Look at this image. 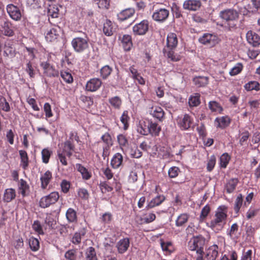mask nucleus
<instances>
[{
	"label": "nucleus",
	"mask_w": 260,
	"mask_h": 260,
	"mask_svg": "<svg viewBox=\"0 0 260 260\" xmlns=\"http://www.w3.org/2000/svg\"><path fill=\"white\" fill-rule=\"evenodd\" d=\"M228 207L225 205L219 206L215 212L213 219L207 222V226L215 233H219L224 228L228 218Z\"/></svg>",
	"instance_id": "f257e3e1"
},
{
	"label": "nucleus",
	"mask_w": 260,
	"mask_h": 260,
	"mask_svg": "<svg viewBox=\"0 0 260 260\" xmlns=\"http://www.w3.org/2000/svg\"><path fill=\"white\" fill-rule=\"evenodd\" d=\"M75 146L73 142L71 140H67L61 144L57 151L58 159L62 165L66 166L68 163L67 157L70 158L75 151Z\"/></svg>",
	"instance_id": "f03ea898"
},
{
	"label": "nucleus",
	"mask_w": 260,
	"mask_h": 260,
	"mask_svg": "<svg viewBox=\"0 0 260 260\" xmlns=\"http://www.w3.org/2000/svg\"><path fill=\"white\" fill-rule=\"evenodd\" d=\"M84 37H76L71 41V45L74 51L78 53H82L86 51L89 47V38L85 33Z\"/></svg>",
	"instance_id": "7ed1b4c3"
},
{
	"label": "nucleus",
	"mask_w": 260,
	"mask_h": 260,
	"mask_svg": "<svg viewBox=\"0 0 260 260\" xmlns=\"http://www.w3.org/2000/svg\"><path fill=\"white\" fill-rule=\"evenodd\" d=\"M206 239L201 235L193 236L188 243V248L190 251H196L197 254L204 253Z\"/></svg>",
	"instance_id": "20e7f679"
},
{
	"label": "nucleus",
	"mask_w": 260,
	"mask_h": 260,
	"mask_svg": "<svg viewBox=\"0 0 260 260\" xmlns=\"http://www.w3.org/2000/svg\"><path fill=\"white\" fill-rule=\"evenodd\" d=\"M177 44L178 39L177 35L173 32L169 33L167 38V49H169L171 50V51H169L166 53L168 58H170L173 61H177L179 60L178 56L175 55L174 52L172 51V50L177 47Z\"/></svg>",
	"instance_id": "39448f33"
},
{
	"label": "nucleus",
	"mask_w": 260,
	"mask_h": 260,
	"mask_svg": "<svg viewBox=\"0 0 260 260\" xmlns=\"http://www.w3.org/2000/svg\"><path fill=\"white\" fill-rule=\"evenodd\" d=\"M59 198L57 191H53L47 196L42 197L39 201V205L41 208H46L55 204Z\"/></svg>",
	"instance_id": "423d86ee"
},
{
	"label": "nucleus",
	"mask_w": 260,
	"mask_h": 260,
	"mask_svg": "<svg viewBox=\"0 0 260 260\" xmlns=\"http://www.w3.org/2000/svg\"><path fill=\"white\" fill-rule=\"evenodd\" d=\"M154 11L152 15V19L158 22H164L168 18L170 12L165 8H158L156 5L153 7Z\"/></svg>",
	"instance_id": "0eeeda50"
},
{
	"label": "nucleus",
	"mask_w": 260,
	"mask_h": 260,
	"mask_svg": "<svg viewBox=\"0 0 260 260\" xmlns=\"http://www.w3.org/2000/svg\"><path fill=\"white\" fill-rule=\"evenodd\" d=\"M220 17L226 21V22H232V26H230V27H234L235 25L234 24L235 21H236L239 16L238 12L233 9H227L221 11L219 13Z\"/></svg>",
	"instance_id": "6e6552de"
},
{
	"label": "nucleus",
	"mask_w": 260,
	"mask_h": 260,
	"mask_svg": "<svg viewBox=\"0 0 260 260\" xmlns=\"http://www.w3.org/2000/svg\"><path fill=\"white\" fill-rule=\"evenodd\" d=\"M178 127L182 131L188 130L193 124V119L188 114L178 117L176 119Z\"/></svg>",
	"instance_id": "1a4fd4ad"
},
{
	"label": "nucleus",
	"mask_w": 260,
	"mask_h": 260,
	"mask_svg": "<svg viewBox=\"0 0 260 260\" xmlns=\"http://www.w3.org/2000/svg\"><path fill=\"white\" fill-rule=\"evenodd\" d=\"M199 42L204 45L212 47L218 42V38L215 35L210 34H205L199 39Z\"/></svg>",
	"instance_id": "9d476101"
},
{
	"label": "nucleus",
	"mask_w": 260,
	"mask_h": 260,
	"mask_svg": "<svg viewBox=\"0 0 260 260\" xmlns=\"http://www.w3.org/2000/svg\"><path fill=\"white\" fill-rule=\"evenodd\" d=\"M148 21L143 20L133 26V32L135 35H144L148 31Z\"/></svg>",
	"instance_id": "9b49d317"
},
{
	"label": "nucleus",
	"mask_w": 260,
	"mask_h": 260,
	"mask_svg": "<svg viewBox=\"0 0 260 260\" xmlns=\"http://www.w3.org/2000/svg\"><path fill=\"white\" fill-rule=\"evenodd\" d=\"M6 10L10 17L15 21H19L21 18V12L20 9L13 5L9 4L7 6Z\"/></svg>",
	"instance_id": "f8f14e48"
},
{
	"label": "nucleus",
	"mask_w": 260,
	"mask_h": 260,
	"mask_svg": "<svg viewBox=\"0 0 260 260\" xmlns=\"http://www.w3.org/2000/svg\"><path fill=\"white\" fill-rule=\"evenodd\" d=\"M60 28L58 26H54L47 30L45 35V39L47 41L53 42L55 41L59 36Z\"/></svg>",
	"instance_id": "ddd939ff"
},
{
	"label": "nucleus",
	"mask_w": 260,
	"mask_h": 260,
	"mask_svg": "<svg viewBox=\"0 0 260 260\" xmlns=\"http://www.w3.org/2000/svg\"><path fill=\"white\" fill-rule=\"evenodd\" d=\"M201 7V2L199 0H185L183 4L184 10L190 11H196Z\"/></svg>",
	"instance_id": "4468645a"
},
{
	"label": "nucleus",
	"mask_w": 260,
	"mask_h": 260,
	"mask_svg": "<svg viewBox=\"0 0 260 260\" xmlns=\"http://www.w3.org/2000/svg\"><path fill=\"white\" fill-rule=\"evenodd\" d=\"M1 32L3 35L7 37H12L14 35V32L13 29L12 24L7 20L4 19L3 23L1 25Z\"/></svg>",
	"instance_id": "2eb2a0df"
},
{
	"label": "nucleus",
	"mask_w": 260,
	"mask_h": 260,
	"mask_svg": "<svg viewBox=\"0 0 260 260\" xmlns=\"http://www.w3.org/2000/svg\"><path fill=\"white\" fill-rule=\"evenodd\" d=\"M231 122V118L228 116H224L216 118L214 124L217 128L224 129L229 126Z\"/></svg>",
	"instance_id": "dca6fc26"
},
{
	"label": "nucleus",
	"mask_w": 260,
	"mask_h": 260,
	"mask_svg": "<svg viewBox=\"0 0 260 260\" xmlns=\"http://www.w3.org/2000/svg\"><path fill=\"white\" fill-rule=\"evenodd\" d=\"M219 247L217 245L210 246L206 251V260H216L218 255Z\"/></svg>",
	"instance_id": "f3484780"
},
{
	"label": "nucleus",
	"mask_w": 260,
	"mask_h": 260,
	"mask_svg": "<svg viewBox=\"0 0 260 260\" xmlns=\"http://www.w3.org/2000/svg\"><path fill=\"white\" fill-rule=\"evenodd\" d=\"M239 180L238 178H231L228 180L224 185V189L227 193H233L236 188Z\"/></svg>",
	"instance_id": "a211bd4d"
},
{
	"label": "nucleus",
	"mask_w": 260,
	"mask_h": 260,
	"mask_svg": "<svg viewBox=\"0 0 260 260\" xmlns=\"http://www.w3.org/2000/svg\"><path fill=\"white\" fill-rule=\"evenodd\" d=\"M87 233V229L85 228L80 229L75 232L71 239V242L75 245H78L81 243V239L84 237Z\"/></svg>",
	"instance_id": "6ab92c4d"
},
{
	"label": "nucleus",
	"mask_w": 260,
	"mask_h": 260,
	"mask_svg": "<svg viewBox=\"0 0 260 260\" xmlns=\"http://www.w3.org/2000/svg\"><path fill=\"white\" fill-rule=\"evenodd\" d=\"M247 42L253 46H257L260 44V37L255 32L249 30L246 34Z\"/></svg>",
	"instance_id": "aec40b11"
},
{
	"label": "nucleus",
	"mask_w": 260,
	"mask_h": 260,
	"mask_svg": "<svg viewBox=\"0 0 260 260\" xmlns=\"http://www.w3.org/2000/svg\"><path fill=\"white\" fill-rule=\"evenodd\" d=\"M102 82L99 78H93L90 79L86 83V89L88 91H95L101 86Z\"/></svg>",
	"instance_id": "412c9836"
},
{
	"label": "nucleus",
	"mask_w": 260,
	"mask_h": 260,
	"mask_svg": "<svg viewBox=\"0 0 260 260\" xmlns=\"http://www.w3.org/2000/svg\"><path fill=\"white\" fill-rule=\"evenodd\" d=\"M129 239L124 238L120 239L116 244V247L119 253H123L126 252L129 246Z\"/></svg>",
	"instance_id": "4be33fe9"
},
{
	"label": "nucleus",
	"mask_w": 260,
	"mask_h": 260,
	"mask_svg": "<svg viewBox=\"0 0 260 260\" xmlns=\"http://www.w3.org/2000/svg\"><path fill=\"white\" fill-rule=\"evenodd\" d=\"M52 179V174L51 171L47 170L41 176L40 181L41 188L45 189L50 182Z\"/></svg>",
	"instance_id": "5701e85b"
},
{
	"label": "nucleus",
	"mask_w": 260,
	"mask_h": 260,
	"mask_svg": "<svg viewBox=\"0 0 260 260\" xmlns=\"http://www.w3.org/2000/svg\"><path fill=\"white\" fill-rule=\"evenodd\" d=\"M115 30V24L110 20H106L104 23L103 31L107 36H111Z\"/></svg>",
	"instance_id": "b1692460"
},
{
	"label": "nucleus",
	"mask_w": 260,
	"mask_h": 260,
	"mask_svg": "<svg viewBox=\"0 0 260 260\" xmlns=\"http://www.w3.org/2000/svg\"><path fill=\"white\" fill-rule=\"evenodd\" d=\"M121 43L125 51H129L133 46L131 36L129 35H123L121 39Z\"/></svg>",
	"instance_id": "393cba45"
},
{
	"label": "nucleus",
	"mask_w": 260,
	"mask_h": 260,
	"mask_svg": "<svg viewBox=\"0 0 260 260\" xmlns=\"http://www.w3.org/2000/svg\"><path fill=\"white\" fill-rule=\"evenodd\" d=\"M66 217L69 223H77L78 221L77 213L72 208H69L66 211Z\"/></svg>",
	"instance_id": "a878e982"
},
{
	"label": "nucleus",
	"mask_w": 260,
	"mask_h": 260,
	"mask_svg": "<svg viewBox=\"0 0 260 260\" xmlns=\"http://www.w3.org/2000/svg\"><path fill=\"white\" fill-rule=\"evenodd\" d=\"M123 156L120 153H115L111 160V166L113 169L119 168L122 164Z\"/></svg>",
	"instance_id": "bb28decb"
},
{
	"label": "nucleus",
	"mask_w": 260,
	"mask_h": 260,
	"mask_svg": "<svg viewBox=\"0 0 260 260\" xmlns=\"http://www.w3.org/2000/svg\"><path fill=\"white\" fill-rule=\"evenodd\" d=\"M76 168L77 171L81 173L83 180H88L91 178L92 176L91 173L81 164H77Z\"/></svg>",
	"instance_id": "cd10ccee"
},
{
	"label": "nucleus",
	"mask_w": 260,
	"mask_h": 260,
	"mask_svg": "<svg viewBox=\"0 0 260 260\" xmlns=\"http://www.w3.org/2000/svg\"><path fill=\"white\" fill-rule=\"evenodd\" d=\"M165 197L162 194H158L156 197L152 199L147 205L148 208H153L156 206H159L165 201Z\"/></svg>",
	"instance_id": "c85d7f7f"
},
{
	"label": "nucleus",
	"mask_w": 260,
	"mask_h": 260,
	"mask_svg": "<svg viewBox=\"0 0 260 260\" xmlns=\"http://www.w3.org/2000/svg\"><path fill=\"white\" fill-rule=\"evenodd\" d=\"M135 12L134 9L128 8L120 12L118 15L117 17L119 20L124 21L132 16H133Z\"/></svg>",
	"instance_id": "c756f323"
},
{
	"label": "nucleus",
	"mask_w": 260,
	"mask_h": 260,
	"mask_svg": "<svg viewBox=\"0 0 260 260\" xmlns=\"http://www.w3.org/2000/svg\"><path fill=\"white\" fill-rule=\"evenodd\" d=\"M150 112L154 117L157 118L159 121L162 120L164 117L165 112L161 107L153 106L151 108Z\"/></svg>",
	"instance_id": "7c9ffc66"
},
{
	"label": "nucleus",
	"mask_w": 260,
	"mask_h": 260,
	"mask_svg": "<svg viewBox=\"0 0 260 260\" xmlns=\"http://www.w3.org/2000/svg\"><path fill=\"white\" fill-rule=\"evenodd\" d=\"M190 215L186 213L180 214L175 221V225L177 227H181L186 223L189 218Z\"/></svg>",
	"instance_id": "2f4dec72"
},
{
	"label": "nucleus",
	"mask_w": 260,
	"mask_h": 260,
	"mask_svg": "<svg viewBox=\"0 0 260 260\" xmlns=\"http://www.w3.org/2000/svg\"><path fill=\"white\" fill-rule=\"evenodd\" d=\"M160 245L162 250L166 255L171 254L175 251L174 247L171 242H165L161 240Z\"/></svg>",
	"instance_id": "473e14b6"
},
{
	"label": "nucleus",
	"mask_w": 260,
	"mask_h": 260,
	"mask_svg": "<svg viewBox=\"0 0 260 260\" xmlns=\"http://www.w3.org/2000/svg\"><path fill=\"white\" fill-rule=\"evenodd\" d=\"M16 197V192L13 188H7L5 190L3 200L5 202L9 203L12 201Z\"/></svg>",
	"instance_id": "72a5a7b5"
},
{
	"label": "nucleus",
	"mask_w": 260,
	"mask_h": 260,
	"mask_svg": "<svg viewBox=\"0 0 260 260\" xmlns=\"http://www.w3.org/2000/svg\"><path fill=\"white\" fill-rule=\"evenodd\" d=\"M19 153L21 159L20 166L24 170H26L28 168L29 165L27 153L23 150H20L19 151Z\"/></svg>",
	"instance_id": "f704fd0d"
},
{
	"label": "nucleus",
	"mask_w": 260,
	"mask_h": 260,
	"mask_svg": "<svg viewBox=\"0 0 260 260\" xmlns=\"http://www.w3.org/2000/svg\"><path fill=\"white\" fill-rule=\"evenodd\" d=\"M149 124V134H150L152 136H158L160 131L161 128L155 122H152V121H148Z\"/></svg>",
	"instance_id": "c9c22d12"
},
{
	"label": "nucleus",
	"mask_w": 260,
	"mask_h": 260,
	"mask_svg": "<svg viewBox=\"0 0 260 260\" xmlns=\"http://www.w3.org/2000/svg\"><path fill=\"white\" fill-rule=\"evenodd\" d=\"M193 83L198 87L205 86L208 84V78L204 76L196 77L193 79Z\"/></svg>",
	"instance_id": "e433bc0d"
},
{
	"label": "nucleus",
	"mask_w": 260,
	"mask_h": 260,
	"mask_svg": "<svg viewBox=\"0 0 260 260\" xmlns=\"http://www.w3.org/2000/svg\"><path fill=\"white\" fill-rule=\"evenodd\" d=\"M86 260H98L95 248L93 247L87 248L85 251Z\"/></svg>",
	"instance_id": "4c0bfd02"
},
{
	"label": "nucleus",
	"mask_w": 260,
	"mask_h": 260,
	"mask_svg": "<svg viewBox=\"0 0 260 260\" xmlns=\"http://www.w3.org/2000/svg\"><path fill=\"white\" fill-rule=\"evenodd\" d=\"M137 131L138 133L143 135H147L149 134L148 121L147 122L145 121L140 122L138 126Z\"/></svg>",
	"instance_id": "58836bf2"
},
{
	"label": "nucleus",
	"mask_w": 260,
	"mask_h": 260,
	"mask_svg": "<svg viewBox=\"0 0 260 260\" xmlns=\"http://www.w3.org/2000/svg\"><path fill=\"white\" fill-rule=\"evenodd\" d=\"M210 109L214 112L221 113L223 111V108L220 104L215 101H211L209 103Z\"/></svg>",
	"instance_id": "ea45409f"
},
{
	"label": "nucleus",
	"mask_w": 260,
	"mask_h": 260,
	"mask_svg": "<svg viewBox=\"0 0 260 260\" xmlns=\"http://www.w3.org/2000/svg\"><path fill=\"white\" fill-rule=\"evenodd\" d=\"M99 187L103 193L111 192L113 190V187L111 186L107 181L101 182L99 184Z\"/></svg>",
	"instance_id": "a19ab883"
},
{
	"label": "nucleus",
	"mask_w": 260,
	"mask_h": 260,
	"mask_svg": "<svg viewBox=\"0 0 260 260\" xmlns=\"http://www.w3.org/2000/svg\"><path fill=\"white\" fill-rule=\"evenodd\" d=\"M29 245L33 251H37L40 248V242L38 239L31 237L29 240Z\"/></svg>",
	"instance_id": "79ce46f5"
},
{
	"label": "nucleus",
	"mask_w": 260,
	"mask_h": 260,
	"mask_svg": "<svg viewBox=\"0 0 260 260\" xmlns=\"http://www.w3.org/2000/svg\"><path fill=\"white\" fill-rule=\"evenodd\" d=\"M231 156L228 153L222 154L220 157V166L222 168H226L229 163Z\"/></svg>",
	"instance_id": "37998d69"
},
{
	"label": "nucleus",
	"mask_w": 260,
	"mask_h": 260,
	"mask_svg": "<svg viewBox=\"0 0 260 260\" xmlns=\"http://www.w3.org/2000/svg\"><path fill=\"white\" fill-rule=\"evenodd\" d=\"M51 154L52 151L48 148L43 149L41 152L42 161L45 164H48Z\"/></svg>",
	"instance_id": "c03bdc74"
},
{
	"label": "nucleus",
	"mask_w": 260,
	"mask_h": 260,
	"mask_svg": "<svg viewBox=\"0 0 260 260\" xmlns=\"http://www.w3.org/2000/svg\"><path fill=\"white\" fill-rule=\"evenodd\" d=\"M244 87L248 91L252 90L257 91L260 89V84L257 81H250L245 85Z\"/></svg>",
	"instance_id": "a18cd8bd"
},
{
	"label": "nucleus",
	"mask_w": 260,
	"mask_h": 260,
	"mask_svg": "<svg viewBox=\"0 0 260 260\" xmlns=\"http://www.w3.org/2000/svg\"><path fill=\"white\" fill-rule=\"evenodd\" d=\"M29 188V186L27 184L26 182L21 179L20 181V184L19 185V192L21 194L23 197L26 196V191Z\"/></svg>",
	"instance_id": "49530a36"
},
{
	"label": "nucleus",
	"mask_w": 260,
	"mask_h": 260,
	"mask_svg": "<svg viewBox=\"0 0 260 260\" xmlns=\"http://www.w3.org/2000/svg\"><path fill=\"white\" fill-rule=\"evenodd\" d=\"M129 117L128 115V112L124 111L120 117V121L123 125V128L126 130L129 126L128 121Z\"/></svg>",
	"instance_id": "de8ad7c7"
},
{
	"label": "nucleus",
	"mask_w": 260,
	"mask_h": 260,
	"mask_svg": "<svg viewBox=\"0 0 260 260\" xmlns=\"http://www.w3.org/2000/svg\"><path fill=\"white\" fill-rule=\"evenodd\" d=\"M60 75L64 82L67 83H71L73 82V77L70 72L62 71L61 72Z\"/></svg>",
	"instance_id": "09e8293b"
},
{
	"label": "nucleus",
	"mask_w": 260,
	"mask_h": 260,
	"mask_svg": "<svg viewBox=\"0 0 260 260\" xmlns=\"http://www.w3.org/2000/svg\"><path fill=\"white\" fill-rule=\"evenodd\" d=\"M243 68V66L241 63H237L232 68L229 74L232 76L237 75L242 71Z\"/></svg>",
	"instance_id": "8fccbe9b"
},
{
	"label": "nucleus",
	"mask_w": 260,
	"mask_h": 260,
	"mask_svg": "<svg viewBox=\"0 0 260 260\" xmlns=\"http://www.w3.org/2000/svg\"><path fill=\"white\" fill-rule=\"evenodd\" d=\"M243 196L242 194H239L235 202L234 210L236 213H238L243 204Z\"/></svg>",
	"instance_id": "3c124183"
},
{
	"label": "nucleus",
	"mask_w": 260,
	"mask_h": 260,
	"mask_svg": "<svg viewBox=\"0 0 260 260\" xmlns=\"http://www.w3.org/2000/svg\"><path fill=\"white\" fill-rule=\"evenodd\" d=\"M180 172V169L175 166L171 167L168 170L169 177L170 178H175L177 177Z\"/></svg>",
	"instance_id": "603ef678"
},
{
	"label": "nucleus",
	"mask_w": 260,
	"mask_h": 260,
	"mask_svg": "<svg viewBox=\"0 0 260 260\" xmlns=\"http://www.w3.org/2000/svg\"><path fill=\"white\" fill-rule=\"evenodd\" d=\"M64 257L68 260H76L77 250L76 249L68 250L64 254Z\"/></svg>",
	"instance_id": "864d4df0"
},
{
	"label": "nucleus",
	"mask_w": 260,
	"mask_h": 260,
	"mask_svg": "<svg viewBox=\"0 0 260 260\" xmlns=\"http://www.w3.org/2000/svg\"><path fill=\"white\" fill-rule=\"evenodd\" d=\"M172 13L176 18H180L182 16V13L180 8L175 3L172 4L171 7Z\"/></svg>",
	"instance_id": "5fc2aeb1"
},
{
	"label": "nucleus",
	"mask_w": 260,
	"mask_h": 260,
	"mask_svg": "<svg viewBox=\"0 0 260 260\" xmlns=\"http://www.w3.org/2000/svg\"><path fill=\"white\" fill-rule=\"evenodd\" d=\"M112 69L109 66H105L101 69V75L103 79H106L111 74Z\"/></svg>",
	"instance_id": "6e6d98bb"
},
{
	"label": "nucleus",
	"mask_w": 260,
	"mask_h": 260,
	"mask_svg": "<svg viewBox=\"0 0 260 260\" xmlns=\"http://www.w3.org/2000/svg\"><path fill=\"white\" fill-rule=\"evenodd\" d=\"M156 218L155 214L150 213L148 214H146V216L144 218H141V221L143 223H149L153 221Z\"/></svg>",
	"instance_id": "4d7b16f0"
},
{
	"label": "nucleus",
	"mask_w": 260,
	"mask_h": 260,
	"mask_svg": "<svg viewBox=\"0 0 260 260\" xmlns=\"http://www.w3.org/2000/svg\"><path fill=\"white\" fill-rule=\"evenodd\" d=\"M216 164V157L214 155H211L208 160L207 170L208 172L212 171Z\"/></svg>",
	"instance_id": "13d9d810"
},
{
	"label": "nucleus",
	"mask_w": 260,
	"mask_h": 260,
	"mask_svg": "<svg viewBox=\"0 0 260 260\" xmlns=\"http://www.w3.org/2000/svg\"><path fill=\"white\" fill-rule=\"evenodd\" d=\"M60 187L61 191L64 193H67L69 192L70 190L71 187V183L69 181L64 179L62 180L60 183Z\"/></svg>",
	"instance_id": "bf43d9fd"
},
{
	"label": "nucleus",
	"mask_w": 260,
	"mask_h": 260,
	"mask_svg": "<svg viewBox=\"0 0 260 260\" xmlns=\"http://www.w3.org/2000/svg\"><path fill=\"white\" fill-rule=\"evenodd\" d=\"M4 54L7 56L13 57L15 55V50L12 46L5 45L4 47Z\"/></svg>",
	"instance_id": "052dcab7"
},
{
	"label": "nucleus",
	"mask_w": 260,
	"mask_h": 260,
	"mask_svg": "<svg viewBox=\"0 0 260 260\" xmlns=\"http://www.w3.org/2000/svg\"><path fill=\"white\" fill-rule=\"evenodd\" d=\"M32 228L33 230L39 235L44 234L42 226L39 221L35 220L32 225Z\"/></svg>",
	"instance_id": "680f3d73"
},
{
	"label": "nucleus",
	"mask_w": 260,
	"mask_h": 260,
	"mask_svg": "<svg viewBox=\"0 0 260 260\" xmlns=\"http://www.w3.org/2000/svg\"><path fill=\"white\" fill-rule=\"evenodd\" d=\"M101 139L106 144V146L110 147L113 144L111 137L108 133L103 135L101 137Z\"/></svg>",
	"instance_id": "e2e57ef3"
},
{
	"label": "nucleus",
	"mask_w": 260,
	"mask_h": 260,
	"mask_svg": "<svg viewBox=\"0 0 260 260\" xmlns=\"http://www.w3.org/2000/svg\"><path fill=\"white\" fill-rule=\"evenodd\" d=\"M210 207L208 205H206L203 207L200 216L201 220H204L207 217L210 212Z\"/></svg>",
	"instance_id": "0e129e2a"
},
{
	"label": "nucleus",
	"mask_w": 260,
	"mask_h": 260,
	"mask_svg": "<svg viewBox=\"0 0 260 260\" xmlns=\"http://www.w3.org/2000/svg\"><path fill=\"white\" fill-rule=\"evenodd\" d=\"M112 219V214L110 212H106L104 213L101 217L102 222L104 224L110 223Z\"/></svg>",
	"instance_id": "69168bd1"
},
{
	"label": "nucleus",
	"mask_w": 260,
	"mask_h": 260,
	"mask_svg": "<svg viewBox=\"0 0 260 260\" xmlns=\"http://www.w3.org/2000/svg\"><path fill=\"white\" fill-rule=\"evenodd\" d=\"M44 74L48 77H56L58 75V71L56 70L52 66L49 67Z\"/></svg>",
	"instance_id": "338daca9"
},
{
	"label": "nucleus",
	"mask_w": 260,
	"mask_h": 260,
	"mask_svg": "<svg viewBox=\"0 0 260 260\" xmlns=\"http://www.w3.org/2000/svg\"><path fill=\"white\" fill-rule=\"evenodd\" d=\"M0 107L5 112H9L10 111L9 104L7 102L6 99H0Z\"/></svg>",
	"instance_id": "774afa93"
}]
</instances>
